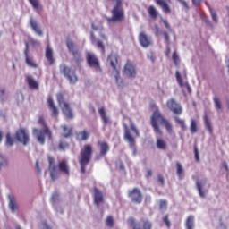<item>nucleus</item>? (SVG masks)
<instances>
[{"instance_id":"nucleus-50","label":"nucleus","mask_w":229,"mask_h":229,"mask_svg":"<svg viewBox=\"0 0 229 229\" xmlns=\"http://www.w3.org/2000/svg\"><path fill=\"white\" fill-rule=\"evenodd\" d=\"M209 12L214 22H217V14L216 13V12L212 8H209Z\"/></svg>"},{"instance_id":"nucleus-43","label":"nucleus","mask_w":229,"mask_h":229,"mask_svg":"<svg viewBox=\"0 0 229 229\" xmlns=\"http://www.w3.org/2000/svg\"><path fill=\"white\" fill-rule=\"evenodd\" d=\"M57 201H60V194L55 191L52 194L51 202L56 203Z\"/></svg>"},{"instance_id":"nucleus-16","label":"nucleus","mask_w":229,"mask_h":229,"mask_svg":"<svg viewBox=\"0 0 229 229\" xmlns=\"http://www.w3.org/2000/svg\"><path fill=\"white\" fill-rule=\"evenodd\" d=\"M66 46L69 53H72V55H73L74 60H77V61L80 60L81 58L80 50H78V47L74 45V42L68 39L66 42Z\"/></svg>"},{"instance_id":"nucleus-59","label":"nucleus","mask_w":229,"mask_h":229,"mask_svg":"<svg viewBox=\"0 0 229 229\" xmlns=\"http://www.w3.org/2000/svg\"><path fill=\"white\" fill-rule=\"evenodd\" d=\"M162 22L165 25V27L166 28V30H169V31H171V25H169V22H167V20L164 19V20H162Z\"/></svg>"},{"instance_id":"nucleus-3","label":"nucleus","mask_w":229,"mask_h":229,"mask_svg":"<svg viewBox=\"0 0 229 229\" xmlns=\"http://www.w3.org/2000/svg\"><path fill=\"white\" fill-rule=\"evenodd\" d=\"M92 155H94V148L91 144H85L81 149L79 157V164L81 165V173L82 174L87 173V165L90 164V160H92Z\"/></svg>"},{"instance_id":"nucleus-25","label":"nucleus","mask_w":229,"mask_h":229,"mask_svg":"<svg viewBox=\"0 0 229 229\" xmlns=\"http://www.w3.org/2000/svg\"><path fill=\"white\" fill-rule=\"evenodd\" d=\"M58 169L61 171V173H64V174H66V176H69V165L67 164V160L63 159L58 163Z\"/></svg>"},{"instance_id":"nucleus-47","label":"nucleus","mask_w":229,"mask_h":229,"mask_svg":"<svg viewBox=\"0 0 229 229\" xmlns=\"http://www.w3.org/2000/svg\"><path fill=\"white\" fill-rule=\"evenodd\" d=\"M159 208L161 210H165L167 208V200L161 199L159 201Z\"/></svg>"},{"instance_id":"nucleus-8","label":"nucleus","mask_w":229,"mask_h":229,"mask_svg":"<svg viewBox=\"0 0 229 229\" xmlns=\"http://www.w3.org/2000/svg\"><path fill=\"white\" fill-rule=\"evenodd\" d=\"M127 196L130 198L132 203H136L137 205H140L142 203V199H144V196L142 195V191L139 188H133L127 191Z\"/></svg>"},{"instance_id":"nucleus-7","label":"nucleus","mask_w":229,"mask_h":229,"mask_svg":"<svg viewBox=\"0 0 229 229\" xmlns=\"http://www.w3.org/2000/svg\"><path fill=\"white\" fill-rule=\"evenodd\" d=\"M60 71L62 74L67 78L71 85H75V83L78 82V76L76 75V72H74V70H72L71 67L65 64H61Z\"/></svg>"},{"instance_id":"nucleus-58","label":"nucleus","mask_w":229,"mask_h":229,"mask_svg":"<svg viewBox=\"0 0 229 229\" xmlns=\"http://www.w3.org/2000/svg\"><path fill=\"white\" fill-rule=\"evenodd\" d=\"M148 57L149 58L152 64H154V62L157 60V56H155V54L153 53L148 54Z\"/></svg>"},{"instance_id":"nucleus-60","label":"nucleus","mask_w":229,"mask_h":229,"mask_svg":"<svg viewBox=\"0 0 229 229\" xmlns=\"http://www.w3.org/2000/svg\"><path fill=\"white\" fill-rule=\"evenodd\" d=\"M36 169H37L38 174L42 173V170L40 169V165H39L38 160L36 161Z\"/></svg>"},{"instance_id":"nucleus-18","label":"nucleus","mask_w":229,"mask_h":229,"mask_svg":"<svg viewBox=\"0 0 229 229\" xmlns=\"http://www.w3.org/2000/svg\"><path fill=\"white\" fill-rule=\"evenodd\" d=\"M93 196H94V203L97 207H99L101 203L105 201V198L103 197V193L98 188H93Z\"/></svg>"},{"instance_id":"nucleus-49","label":"nucleus","mask_w":229,"mask_h":229,"mask_svg":"<svg viewBox=\"0 0 229 229\" xmlns=\"http://www.w3.org/2000/svg\"><path fill=\"white\" fill-rule=\"evenodd\" d=\"M29 1L32 4L33 8H35V10H38V8H40V4H38V0H29Z\"/></svg>"},{"instance_id":"nucleus-62","label":"nucleus","mask_w":229,"mask_h":229,"mask_svg":"<svg viewBox=\"0 0 229 229\" xmlns=\"http://www.w3.org/2000/svg\"><path fill=\"white\" fill-rule=\"evenodd\" d=\"M191 2L195 6H199V4H201V0H191Z\"/></svg>"},{"instance_id":"nucleus-26","label":"nucleus","mask_w":229,"mask_h":229,"mask_svg":"<svg viewBox=\"0 0 229 229\" xmlns=\"http://www.w3.org/2000/svg\"><path fill=\"white\" fill-rule=\"evenodd\" d=\"M147 12L153 21H157L158 17V11H157V8L154 5H149L147 9Z\"/></svg>"},{"instance_id":"nucleus-34","label":"nucleus","mask_w":229,"mask_h":229,"mask_svg":"<svg viewBox=\"0 0 229 229\" xmlns=\"http://www.w3.org/2000/svg\"><path fill=\"white\" fill-rule=\"evenodd\" d=\"M204 124L208 131L210 133V135H212L214 129L212 128V123H210V120L207 115L204 116Z\"/></svg>"},{"instance_id":"nucleus-57","label":"nucleus","mask_w":229,"mask_h":229,"mask_svg":"<svg viewBox=\"0 0 229 229\" xmlns=\"http://www.w3.org/2000/svg\"><path fill=\"white\" fill-rule=\"evenodd\" d=\"M29 53H30V45H28V43H25V50H24L25 58H27V56H30Z\"/></svg>"},{"instance_id":"nucleus-33","label":"nucleus","mask_w":229,"mask_h":229,"mask_svg":"<svg viewBox=\"0 0 229 229\" xmlns=\"http://www.w3.org/2000/svg\"><path fill=\"white\" fill-rule=\"evenodd\" d=\"M185 226L186 229H194V216L191 215L187 217Z\"/></svg>"},{"instance_id":"nucleus-61","label":"nucleus","mask_w":229,"mask_h":229,"mask_svg":"<svg viewBox=\"0 0 229 229\" xmlns=\"http://www.w3.org/2000/svg\"><path fill=\"white\" fill-rule=\"evenodd\" d=\"M151 176H153V171L150 170V169H148V170L147 171L146 177H147V178H151Z\"/></svg>"},{"instance_id":"nucleus-6","label":"nucleus","mask_w":229,"mask_h":229,"mask_svg":"<svg viewBox=\"0 0 229 229\" xmlns=\"http://www.w3.org/2000/svg\"><path fill=\"white\" fill-rule=\"evenodd\" d=\"M57 103L66 119H74V114H72V108H71V103L65 100L64 93H58Z\"/></svg>"},{"instance_id":"nucleus-37","label":"nucleus","mask_w":229,"mask_h":229,"mask_svg":"<svg viewBox=\"0 0 229 229\" xmlns=\"http://www.w3.org/2000/svg\"><path fill=\"white\" fill-rule=\"evenodd\" d=\"M64 131V137L66 139L72 136V129L69 128L67 125L62 126Z\"/></svg>"},{"instance_id":"nucleus-40","label":"nucleus","mask_w":229,"mask_h":229,"mask_svg":"<svg viewBox=\"0 0 229 229\" xmlns=\"http://www.w3.org/2000/svg\"><path fill=\"white\" fill-rule=\"evenodd\" d=\"M197 189L200 198H205V191H203V186L201 185V182H197Z\"/></svg>"},{"instance_id":"nucleus-45","label":"nucleus","mask_w":229,"mask_h":229,"mask_svg":"<svg viewBox=\"0 0 229 229\" xmlns=\"http://www.w3.org/2000/svg\"><path fill=\"white\" fill-rule=\"evenodd\" d=\"M6 146H13V139H12V134H6Z\"/></svg>"},{"instance_id":"nucleus-5","label":"nucleus","mask_w":229,"mask_h":229,"mask_svg":"<svg viewBox=\"0 0 229 229\" xmlns=\"http://www.w3.org/2000/svg\"><path fill=\"white\" fill-rule=\"evenodd\" d=\"M107 64L112 68V75L114 76L118 87L124 86V81L121 78V64H119V56L115 54H110L107 57Z\"/></svg>"},{"instance_id":"nucleus-54","label":"nucleus","mask_w":229,"mask_h":229,"mask_svg":"<svg viewBox=\"0 0 229 229\" xmlns=\"http://www.w3.org/2000/svg\"><path fill=\"white\" fill-rule=\"evenodd\" d=\"M194 155L196 162H199V151L198 150V147H194Z\"/></svg>"},{"instance_id":"nucleus-31","label":"nucleus","mask_w":229,"mask_h":229,"mask_svg":"<svg viewBox=\"0 0 229 229\" xmlns=\"http://www.w3.org/2000/svg\"><path fill=\"white\" fill-rule=\"evenodd\" d=\"M30 26L32 30L35 31V33H37L39 36H42V30H40V27H38V23L35 20L30 19Z\"/></svg>"},{"instance_id":"nucleus-56","label":"nucleus","mask_w":229,"mask_h":229,"mask_svg":"<svg viewBox=\"0 0 229 229\" xmlns=\"http://www.w3.org/2000/svg\"><path fill=\"white\" fill-rule=\"evenodd\" d=\"M177 1L185 8V10H189V4L185 0H177Z\"/></svg>"},{"instance_id":"nucleus-19","label":"nucleus","mask_w":229,"mask_h":229,"mask_svg":"<svg viewBox=\"0 0 229 229\" xmlns=\"http://www.w3.org/2000/svg\"><path fill=\"white\" fill-rule=\"evenodd\" d=\"M175 77L180 87H184L187 89L189 94H191V92H192V89H191V85H189V82L183 81V77H182V73H180L179 71H176Z\"/></svg>"},{"instance_id":"nucleus-24","label":"nucleus","mask_w":229,"mask_h":229,"mask_svg":"<svg viewBox=\"0 0 229 229\" xmlns=\"http://www.w3.org/2000/svg\"><path fill=\"white\" fill-rule=\"evenodd\" d=\"M98 146L100 149L99 156L106 157V155L110 151V146L105 141H98Z\"/></svg>"},{"instance_id":"nucleus-41","label":"nucleus","mask_w":229,"mask_h":229,"mask_svg":"<svg viewBox=\"0 0 229 229\" xmlns=\"http://www.w3.org/2000/svg\"><path fill=\"white\" fill-rule=\"evenodd\" d=\"M58 148L61 151H65V149H67V148H69V143H67L64 140H61L59 142Z\"/></svg>"},{"instance_id":"nucleus-55","label":"nucleus","mask_w":229,"mask_h":229,"mask_svg":"<svg viewBox=\"0 0 229 229\" xmlns=\"http://www.w3.org/2000/svg\"><path fill=\"white\" fill-rule=\"evenodd\" d=\"M131 130L135 133L136 137H139V135H140L139 130L137 129L135 124L131 123Z\"/></svg>"},{"instance_id":"nucleus-36","label":"nucleus","mask_w":229,"mask_h":229,"mask_svg":"<svg viewBox=\"0 0 229 229\" xmlns=\"http://www.w3.org/2000/svg\"><path fill=\"white\" fill-rule=\"evenodd\" d=\"M213 101H214L216 110H217L218 112H221V110H223V105L221 104V99L217 97H215L213 98Z\"/></svg>"},{"instance_id":"nucleus-21","label":"nucleus","mask_w":229,"mask_h":229,"mask_svg":"<svg viewBox=\"0 0 229 229\" xmlns=\"http://www.w3.org/2000/svg\"><path fill=\"white\" fill-rule=\"evenodd\" d=\"M156 4L159 6L166 15H169L171 13V6H169V4L164 0H154Z\"/></svg>"},{"instance_id":"nucleus-20","label":"nucleus","mask_w":229,"mask_h":229,"mask_svg":"<svg viewBox=\"0 0 229 229\" xmlns=\"http://www.w3.org/2000/svg\"><path fill=\"white\" fill-rule=\"evenodd\" d=\"M47 103H48V108L51 111V115L53 117H58V114L60 112L58 111V107L55 105V101L53 100V98L49 97L47 98Z\"/></svg>"},{"instance_id":"nucleus-53","label":"nucleus","mask_w":229,"mask_h":229,"mask_svg":"<svg viewBox=\"0 0 229 229\" xmlns=\"http://www.w3.org/2000/svg\"><path fill=\"white\" fill-rule=\"evenodd\" d=\"M163 35H164V38H165V42L167 46H169L170 44V38H169V33L167 32H163Z\"/></svg>"},{"instance_id":"nucleus-52","label":"nucleus","mask_w":229,"mask_h":229,"mask_svg":"<svg viewBox=\"0 0 229 229\" xmlns=\"http://www.w3.org/2000/svg\"><path fill=\"white\" fill-rule=\"evenodd\" d=\"M97 47H98V49H101L102 53H105V45L103 44V41L98 40Z\"/></svg>"},{"instance_id":"nucleus-12","label":"nucleus","mask_w":229,"mask_h":229,"mask_svg":"<svg viewBox=\"0 0 229 229\" xmlns=\"http://www.w3.org/2000/svg\"><path fill=\"white\" fill-rule=\"evenodd\" d=\"M123 72L129 78H137V68L135 67V64H133V62L127 60L123 67Z\"/></svg>"},{"instance_id":"nucleus-63","label":"nucleus","mask_w":229,"mask_h":229,"mask_svg":"<svg viewBox=\"0 0 229 229\" xmlns=\"http://www.w3.org/2000/svg\"><path fill=\"white\" fill-rule=\"evenodd\" d=\"M4 94H6V89H0V98L3 100V96H4Z\"/></svg>"},{"instance_id":"nucleus-2","label":"nucleus","mask_w":229,"mask_h":229,"mask_svg":"<svg viewBox=\"0 0 229 229\" xmlns=\"http://www.w3.org/2000/svg\"><path fill=\"white\" fill-rule=\"evenodd\" d=\"M38 124L43 127L42 129L34 128L32 130V133L36 136L38 142L42 145L46 144V137H47L49 140H53V133L51 132L49 126H47L46 118H44L43 115L38 116Z\"/></svg>"},{"instance_id":"nucleus-64","label":"nucleus","mask_w":229,"mask_h":229,"mask_svg":"<svg viewBox=\"0 0 229 229\" xmlns=\"http://www.w3.org/2000/svg\"><path fill=\"white\" fill-rule=\"evenodd\" d=\"M119 167L120 169H122L123 171L124 169V164L123 163V161L119 160Z\"/></svg>"},{"instance_id":"nucleus-30","label":"nucleus","mask_w":229,"mask_h":229,"mask_svg":"<svg viewBox=\"0 0 229 229\" xmlns=\"http://www.w3.org/2000/svg\"><path fill=\"white\" fill-rule=\"evenodd\" d=\"M25 63L29 67H31L32 69H38V64L35 62V59H33L32 56H27L25 57Z\"/></svg>"},{"instance_id":"nucleus-28","label":"nucleus","mask_w":229,"mask_h":229,"mask_svg":"<svg viewBox=\"0 0 229 229\" xmlns=\"http://www.w3.org/2000/svg\"><path fill=\"white\" fill-rule=\"evenodd\" d=\"M89 137H90V134L87 131H79L77 133V140H79V142L89 140Z\"/></svg>"},{"instance_id":"nucleus-9","label":"nucleus","mask_w":229,"mask_h":229,"mask_svg":"<svg viewBox=\"0 0 229 229\" xmlns=\"http://www.w3.org/2000/svg\"><path fill=\"white\" fill-rule=\"evenodd\" d=\"M128 225L132 229H152L153 224L149 220L141 219V226L140 224L137 223L134 218L128 219Z\"/></svg>"},{"instance_id":"nucleus-38","label":"nucleus","mask_w":229,"mask_h":229,"mask_svg":"<svg viewBox=\"0 0 229 229\" xmlns=\"http://www.w3.org/2000/svg\"><path fill=\"white\" fill-rule=\"evenodd\" d=\"M176 169H177V176H179V179L182 180V174H183V166H182V164L180 162L176 163Z\"/></svg>"},{"instance_id":"nucleus-44","label":"nucleus","mask_w":229,"mask_h":229,"mask_svg":"<svg viewBox=\"0 0 229 229\" xmlns=\"http://www.w3.org/2000/svg\"><path fill=\"white\" fill-rule=\"evenodd\" d=\"M7 165H8V160H6V157H4L2 155H0V169L2 167H4Z\"/></svg>"},{"instance_id":"nucleus-48","label":"nucleus","mask_w":229,"mask_h":229,"mask_svg":"<svg viewBox=\"0 0 229 229\" xmlns=\"http://www.w3.org/2000/svg\"><path fill=\"white\" fill-rule=\"evenodd\" d=\"M157 182H158L159 185H161V187H164V185L165 183V181L164 179V175L158 174L157 175Z\"/></svg>"},{"instance_id":"nucleus-23","label":"nucleus","mask_w":229,"mask_h":229,"mask_svg":"<svg viewBox=\"0 0 229 229\" xmlns=\"http://www.w3.org/2000/svg\"><path fill=\"white\" fill-rule=\"evenodd\" d=\"M45 56L49 65H53V64H55V53L49 45L46 47Z\"/></svg>"},{"instance_id":"nucleus-29","label":"nucleus","mask_w":229,"mask_h":229,"mask_svg":"<svg viewBox=\"0 0 229 229\" xmlns=\"http://www.w3.org/2000/svg\"><path fill=\"white\" fill-rule=\"evenodd\" d=\"M156 146L157 149H162L163 151H165V149H167V142L165 141V140L162 138L157 139Z\"/></svg>"},{"instance_id":"nucleus-13","label":"nucleus","mask_w":229,"mask_h":229,"mask_svg":"<svg viewBox=\"0 0 229 229\" xmlns=\"http://www.w3.org/2000/svg\"><path fill=\"white\" fill-rule=\"evenodd\" d=\"M48 171L50 173V178L51 180H58V168L56 167V165L55 164V157L48 156Z\"/></svg>"},{"instance_id":"nucleus-39","label":"nucleus","mask_w":229,"mask_h":229,"mask_svg":"<svg viewBox=\"0 0 229 229\" xmlns=\"http://www.w3.org/2000/svg\"><path fill=\"white\" fill-rule=\"evenodd\" d=\"M174 121L177 124H179L182 130H187V126L185 125V121L180 119L178 116L174 117Z\"/></svg>"},{"instance_id":"nucleus-22","label":"nucleus","mask_w":229,"mask_h":229,"mask_svg":"<svg viewBox=\"0 0 229 229\" xmlns=\"http://www.w3.org/2000/svg\"><path fill=\"white\" fill-rule=\"evenodd\" d=\"M98 114L101 117L102 123L104 126H107V124H110L112 123V120H110V117L106 115V110L105 107L98 108Z\"/></svg>"},{"instance_id":"nucleus-4","label":"nucleus","mask_w":229,"mask_h":229,"mask_svg":"<svg viewBox=\"0 0 229 229\" xmlns=\"http://www.w3.org/2000/svg\"><path fill=\"white\" fill-rule=\"evenodd\" d=\"M114 3L111 10L112 16L106 18L108 24H115V22H123L125 19L124 9L123 8V0H107Z\"/></svg>"},{"instance_id":"nucleus-42","label":"nucleus","mask_w":229,"mask_h":229,"mask_svg":"<svg viewBox=\"0 0 229 229\" xmlns=\"http://www.w3.org/2000/svg\"><path fill=\"white\" fill-rule=\"evenodd\" d=\"M172 58L175 65H180V56H178V53L176 51L173 53Z\"/></svg>"},{"instance_id":"nucleus-1","label":"nucleus","mask_w":229,"mask_h":229,"mask_svg":"<svg viewBox=\"0 0 229 229\" xmlns=\"http://www.w3.org/2000/svg\"><path fill=\"white\" fill-rule=\"evenodd\" d=\"M160 124L161 126H165L168 133H173V124H171V122H169V120L162 114L160 110L157 108L150 117V125L153 128L154 133L162 137L164 132L162 131V129H160Z\"/></svg>"},{"instance_id":"nucleus-14","label":"nucleus","mask_w":229,"mask_h":229,"mask_svg":"<svg viewBox=\"0 0 229 229\" xmlns=\"http://www.w3.org/2000/svg\"><path fill=\"white\" fill-rule=\"evenodd\" d=\"M15 138L18 142H21L24 146L30 142V135L28 134V131L24 128H21L16 131Z\"/></svg>"},{"instance_id":"nucleus-35","label":"nucleus","mask_w":229,"mask_h":229,"mask_svg":"<svg viewBox=\"0 0 229 229\" xmlns=\"http://www.w3.org/2000/svg\"><path fill=\"white\" fill-rule=\"evenodd\" d=\"M191 133H198V120L191 119L190 125Z\"/></svg>"},{"instance_id":"nucleus-10","label":"nucleus","mask_w":229,"mask_h":229,"mask_svg":"<svg viewBox=\"0 0 229 229\" xmlns=\"http://www.w3.org/2000/svg\"><path fill=\"white\" fill-rule=\"evenodd\" d=\"M86 62L89 67H92V69H96V71H101V64L99 63V59L98 56H96V54L92 52H87Z\"/></svg>"},{"instance_id":"nucleus-11","label":"nucleus","mask_w":229,"mask_h":229,"mask_svg":"<svg viewBox=\"0 0 229 229\" xmlns=\"http://www.w3.org/2000/svg\"><path fill=\"white\" fill-rule=\"evenodd\" d=\"M166 106L174 115H182L183 108L174 98H171L166 102Z\"/></svg>"},{"instance_id":"nucleus-46","label":"nucleus","mask_w":229,"mask_h":229,"mask_svg":"<svg viewBox=\"0 0 229 229\" xmlns=\"http://www.w3.org/2000/svg\"><path fill=\"white\" fill-rule=\"evenodd\" d=\"M106 225L109 228H112L114 226V218L112 216H108L106 220Z\"/></svg>"},{"instance_id":"nucleus-32","label":"nucleus","mask_w":229,"mask_h":229,"mask_svg":"<svg viewBox=\"0 0 229 229\" xmlns=\"http://www.w3.org/2000/svg\"><path fill=\"white\" fill-rule=\"evenodd\" d=\"M9 208H11L12 212H15L17 210V202L15 201V197L13 195H9Z\"/></svg>"},{"instance_id":"nucleus-15","label":"nucleus","mask_w":229,"mask_h":229,"mask_svg":"<svg viewBox=\"0 0 229 229\" xmlns=\"http://www.w3.org/2000/svg\"><path fill=\"white\" fill-rule=\"evenodd\" d=\"M138 40H139L140 46H142V47H149V46L153 45L151 37L148 36V34H146V32H144V31H141L139 34Z\"/></svg>"},{"instance_id":"nucleus-17","label":"nucleus","mask_w":229,"mask_h":229,"mask_svg":"<svg viewBox=\"0 0 229 229\" xmlns=\"http://www.w3.org/2000/svg\"><path fill=\"white\" fill-rule=\"evenodd\" d=\"M124 139L129 142L130 148L135 149V138L131 136L130 128L127 125L124 126Z\"/></svg>"},{"instance_id":"nucleus-27","label":"nucleus","mask_w":229,"mask_h":229,"mask_svg":"<svg viewBox=\"0 0 229 229\" xmlns=\"http://www.w3.org/2000/svg\"><path fill=\"white\" fill-rule=\"evenodd\" d=\"M26 82L28 83L30 89L38 90V81H35L33 77L28 76L26 77Z\"/></svg>"},{"instance_id":"nucleus-51","label":"nucleus","mask_w":229,"mask_h":229,"mask_svg":"<svg viewBox=\"0 0 229 229\" xmlns=\"http://www.w3.org/2000/svg\"><path fill=\"white\" fill-rule=\"evenodd\" d=\"M163 221L166 225L167 228H171V221H169V216L168 215H165L163 217Z\"/></svg>"}]
</instances>
